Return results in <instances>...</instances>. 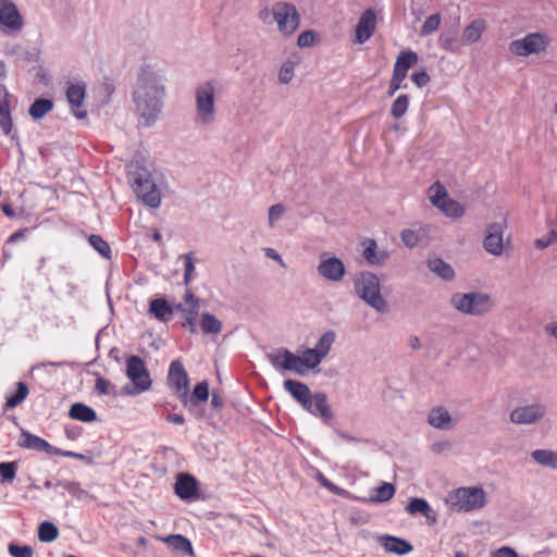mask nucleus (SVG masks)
Instances as JSON below:
<instances>
[{"label": "nucleus", "mask_w": 557, "mask_h": 557, "mask_svg": "<svg viewBox=\"0 0 557 557\" xmlns=\"http://www.w3.org/2000/svg\"><path fill=\"white\" fill-rule=\"evenodd\" d=\"M69 417L86 423L97 420L96 411L84 403H74L69 410Z\"/></svg>", "instance_id": "nucleus-27"}, {"label": "nucleus", "mask_w": 557, "mask_h": 557, "mask_svg": "<svg viewBox=\"0 0 557 557\" xmlns=\"http://www.w3.org/2000/svg\"><path fill=\"white\" fill-rule=\"evenodd\" d=\"M53 108V102L49 99H37L34 101V103L29 108V115L35 119L39 120L44 115H46L48 112H50Z\"/></svg>", "instance_id": "nucleus-39"}, {"label": "nucleus", "mask_w": 557, "mask_h": 557, "mask_svg": "<svg viewBox=\"0 0 557 557\" xmlns=\"http://www.w3.org/2000/svg\"><path fill=\"white\" fill-rule=\"evenodd\" d=\"M8 549L12 557H33L34 554L33 548L28 545L10 544Z\"/></svg>", "instance_id": "nucleus-54"}, {"label": "nucleus", "mask_w": 557, "mask_h": 557, "mask_svg": "<svg viewBox=\"0 0 557 557\" xmlns=\"http://www.w3.org/2000/svg\"><path fill=\"white\" fill-rule=\"evenodd\" d=\"M149 310L160 321H168L173 313L171 307L163 298L151 300Z\"/></svg>", "instance_id": "nucleus-33"}, {"label": "nucleus", "mask_w": 557, "mask_h": 557, "mask_svg": "<svg viewBox=\"0 0 557 557\" xmlns=\"http://www.w3.org/2000/svg\"><path fill=\"white\" fill-rule=\"evenodd\" d=\"M441 23V15L438 13L430 15L422 25V35H428L435 32Z\"/></svg>", "instance_id": "nucleus-53"}, {"label": "nucleus", "mask_w": 557, "mask_h": 557, "mask_svg": "<svg viewBox=\"0 0 557 557\" xmlns=\"http://www.w3.org/2000/svg\"><path fill=\"white\" fill-rule=\"evenodd\" d=\"M547 37H522L510 44V51L519 57H528L533 53H540L548 46Z\"/></svg>", "instance_id": "nucleus-13"}, {"label": "nucleus", "mask_w": 557, "mask_h": 557, "mask_svg": "<svg viewBox=\"0 0 557 557\" xmlns=\"http://www.w3.org/2000/svg\"><path fill=\"white\" fill-rule=\"evenodd\" d=\"M486 29V23L482 18L474 20L465 29V35H482Z\"/></svg>", "instance_id": "nucleus-56"}, {"label": "nucleus", "mask_w": 557, "mask_h": 557, "mask_svg": "<svg viewBox=\"0 0 557 557\" xmlns=\"http://www.w3.org/2000/svg\"><path fill=\"white\" fill-rule=\"evenodd\" d=\"M426 420L436 430H451L456 424V421L444 406L430 409Z\"/></svg>", "instance_id": "nucleus-19"}, {"label": "nucleus", "mask_w": 557, "mask_h": 557, "mask_svg": "<svg viewBox=\"0 0 557 557\" xmlns=\"http://www.w3.org/2000/svg\"><path fill=\"white\" fill-rule=\"evenodd\" d=\"M168 383L171 388L181 394V399L186 405L189 379L183 363L180 360H174L171 362L168 374Z\"/></svg>", "instance_id": "nucleus-12"}, {"label": "nucleus", "mask_w": 557, "mask_h": 557, "mask_svg": "<svg viewBox=\"0 0 557 557\" xmlns=\"http://www.w3.org/2000/svg\"><path fill=\"white\" fill-rule=\"evenodd\" d=\"M17 466L15 462H1L0 476L2 482H12L16 475Z\"/></svg>", "instance_id": "nucleus-51"}, {"label": "nucleus", "mask_w": 557, "mask_h": 557, "mask_svg": "<svg viewBox=\"0 0 557 557\" xmlns=\"http://www.w3.org/2000/svg\"><path fill=\"white\" fill-rule=\"evenodd\" d=\"M17 445L22 448L35 450V451H45L50 456H57L58 447L52 446L46 440L26 431H21V438Z\"/></svg>", "instance_id": "nucleus-16"}, {"label": "nucleus", "mask_w": 557, "mask_h": 557, "mask_svg": "<svg viewBox=\"0 0 557 557\" xmlns=\"http://www.w3.org/2000/svg\"><path fill=\"white\" fill-rule=\"evenodd\" d=\"M159 540L164 542L172 549H174L183 555H188V556L194 555V549H193L191 543L184 535L172 534V535H168L165 537H159Z\"/></svg>", "instance_id": "nucleus-26"}, {"label": "nucleus", "mask_w": 557, "mask_h": 557, "mask_svg": "<svg viewBox=\"0 0 557 557\" xmlns=\"http://www.w3.org/2000/svg\"><path fill=\"white\" fill-rule=\"evenodd\" d=\"M264 253L268 258L276 261L281 267L285 268L286 264L284 260L282 259L281 255L273 248H265Z\"/></svg>", "instance_id": "nucleus-62"}, {"label": "nucleus", "mask_w": 557, "mask_h": 557, "mask_svg": "<svg viewBox=\"0 0 557 557\" xmlns=\"http://www.w3.org/2000/svg\"><path fill=\"white\" fill-rule=\"evenodd\" d=\"M209 397V384L207 381L199 382L194 391L191 396L187 401H190L191 405L196 406L199 401H206Z\"/></svg>", "instance_id": "nucleus-46"}, {"label": "nucleus", "mask_w": 557, "mask_h": 557, "mask_svg": "<svg viewBox=\"0 0 557 557\" xmlns=\"http://www.w3.org/2000/svg\"><path fill=\"white\" fill-rule=\"evenodd\" d=\"M411 79L419 88L424 87L430 83V76L425 71L412 73Z\"/></svg>", "instance_id": "nucleus-59"}, {"label": "nucleus", "mask_w": 557, "mask_h": 557, "mask_svg": "<svg viewBox=\"0 0 557 557\" xmlns=\"http://www.w3.org/2000/svg\"><path fill=\"white\" fill-rule=\"evenodd\" d=\"M197 481L194 476L185 473L177 475L175 493L181 499H189L197 493Z\"/></svg>", "instance_id": "nucleus-23"}, {"label": "nucleus", "mask_w": 557, "mask_h": 557, "mask_svg": "<svg viewBox=\"0 0 557 557\" xmlns=\"http://www.w3.org/2000/svg\"><path fill=\"white\" fill-rule=\"evenodd\" d=\"M184 260V284L188 285L193 280L195 265L193 253H185L181 257Z\"/></svg>", "instance_id": "nucleus-52"}, {"label": "nucleus", "mask_w": 557, "mask_h": 557, "mask_svg": "<svg viewBox=\"0 0 557 557\" xmlns=\"http://www.w3.org/2000/svg\"><path fill=\"white\" fill-rule=\"evenodd\" d=\"M11 96L5 88L0 89V127L4 134H10L13 122L10 111Z\"/></svg>", "instance_id": "nucleus-24"}, {"label": "nucleus", "mask_w": 557, "mask_h": 557, "mask_svg": "<svg viewBox=\"0 0 557 557\" xmlns=\"http://www.w3.org/2000/svg\"><path fill=\"white\" fill-rule=\"evenodd\" d=\"M297 45L300 48L315 46L320 42V37H297Z\"/></svg>", "instance_id": "nucleus-60"}, {"label": "nucleus", "mask_w": 557, "mask_h": 557, "mask_svg": "<svg viewBox=\"0 0 557 557\" xmlns=\"http://www.w3.org/2000/svg\"><path fill=\"white\" fill-rule=\"evenodd\" d=\"M446 216L460 218L465 214V208L458 201L447 198L438 208Z\"/></svg>", "instance_id": "nucleus-42"}, {"label": "nucleus", "mask_w": 557, "mask_h": 557, "mask_svg": "<svg viewBox=\"0 0 557 557\" xmlns=\"http://www.w3.org/2000/svg\"><path fill=\"white\" fill-rule=\"evenodd\" d=\"M200 327L206 334H219L222 331V322L211 313H203L200 320Z\"/></svg>", "instance_id": "nucleus-36"}, {"label": "nucleus", "mask_w": 557, "mask_h": 557, "mask_svg": "<svg viewBox=\"0 0 557 557\" xmlns=\"http://www.w3.org/2000/svg\"><path fill=\"white\" fill-rule=\"evenodd\" d=\"M196 115L195 122L200 126H211L216 119L215 86L207 81L195 89Z\"/></svg>", "instance_id": "nucleus-3"}, {"label": "nucleus", "mask_w": 557, "mask_h": 557, "mask_svg": "<svg viewBox=\"0 0 557 557\" xmlns=\"http://www.w3.org/2000/svg\"><path fill=\"white\" fill-rule=\"evenodd\" d=\"M272 14L278 30L284 35H292L298 28L299 14L294 4L285 2L275 3L272 8Z\"/></svg>", "instance_id": "nucleus-8"}, {"label": "nucleus", "mask_w": 557, "mask_h": 557, "mask_svg": "<svg viewBox=\"0 0 557 557\" xmlns=\"http://www.w3.org/2000/svg\"><path fill=\"white\" fill-rule=\"evenodd\" d=\"M305 410L314 417L323 419L325 422L331 421L334 417L327 401V396L323 392L314 393L311 397L309 409Z\"/></svg>", "instance_id": "nucleus-20"}, {"label": "nucleus", "mask_w": 557, "mask_h": 557, "mask_svg": "<svg viewBox=\"0 0 557 557\" xmlns=\"http://www.w3.org/2000/svg\"><path fill=\"white\" fill-rule=\"evenodd\" d=\"M418 62V54L411 50L401 51L394 64V71L407 76L408 70Z\"/></svg>", "instance_id": "nucleus-31"}, {"label": "nucleus", "mask_w": 557, "mask_h": 557, "mask_svg": "<svg viewBox=\"0 0 557 557\" xmlns=\"http://www.w3.org/2000/svg\"><path fill=\"white\" fill-rule=\"evenodd\" d=\"M112 388H113V385L111 384L110 381H108L103 377H98L96 380L95 389L97 391L98 394L109 395V394H111Z\"/></svg>", "instance_id": "nucleus-57"}, {"label": "nucleus", "mask_w": 557, "mask_h": 557, "mask_svg": "<svg viewBox=\"0 0 557 557\" xmlns=\"http://www.w3.org/2000/svg\"><path fill=\"white\" fill-rule=\"evenodd\" d=\"M286 209L283 205L277 203L273 205L269 209V225L270 227H273L275 222L283 218L285 214Z\"/></svg>", "instance_id": "nucleus-55"}, {"label": "nucleus", "mask_w": 557, "mask_h": 557, "mask_svg": "<svg viewBox=\"0 0 557 557\" xmlns=\"http://www.w3.org/2000/svg\"><path fill=\"white\" fill-rule=\"evenodd\" d=\"M336 339V334L334 331H326L319 338L318 343L313 347L317 352L324 359L330 352L334 342Z\"/></svg>", "instance_id": "nucleus-37"}, {"label": "nucleus", "mask_w": 557, "mask_h": 557, "mask_svg": "<svg viewBox=\"0 0 557 557\" xmlns=\"http://www.w3.org/2000/svg\"><path fill=\"white\" fill-rule=\"evenodd\" d=\"M406 77L407 76L403 75V73L400 74L393 70L392 78L389 81V85H388V89H387V95L389 97L394 96L397 90L407 87V85H404V81L406 79Z\"/></svg>", "instance_id": "nucleus-50"}, {"label": "nucleus", "mask_w": 557, "mask_h": 557, "mask_svg": "<svg viewBox=\"0 0 557 557\" xmlns=\"http://www.w3.org/2000/svg\"><path fill=\"white\" fill-rule=\"evenodd\" d=\"M428 268L431 272L445 281H451L455 277V271L451 265L440 258L430 259Z\"/></svg>", "instance_id": "nucleus-30"}, {"label": "nucleus", "mask_w": 557, "mask_h": 557, "mask_svg": "<svg viewBox=\"0 0 557 557\" xmlns=\"http://www.w3.org/2000/svg\"><path fill=\"white\" fill-rule=\"evenodd\" d=\"M395 494V487L391 483H382L380 486L375 487L371 495V500L374 503H385L393 498Z\"/></svg>", "instance_id": "nucleus-38"}, {"label": "nucleus", "mask_w": 557, "mask_h": 557, "mask_svg": "<svg viewBox=\"0 0 557 557\" xmlns=\"http://www.w3.org/2000/svg\"><path fill=\"white\" fill-rule=\"evenodd\" d=\"M58 535H59V530L53 523H51L49 521H45V522L40 523V525L38 528L39 541L49 543V542L54 541L58 537Z\"/></svg>", "instance_id": "nucleus-44"}, {"label": "nucleus", "mask_w": 557, "mask_h": 557, "mask_svg": "<svg viewBox=\"0 0 557 557\" xmlns=\"http://www.w3.org/2000/svg\"><path fill=\"white\" fill-rule=\"evenodd\" d=\"M163 72L154 65L141 67L133 94L139 122L149 127L160 117L165 96Z\"/></svg>", "instance_id": "nucleus-1"}, {"label": "nucleus", "mask_w": 557, "mask_h": 557, "mask_svg": "<svg viewBox=\"0 0 557 557\" xmlns=\"http://www.w3.org/2000/svg\"><path fill=\"white\" fill-rule=\"evenodd\" d=\"M446 503L454 510L469 512L486 505V493L478 486L459 487L449 493Z\"/></svg>", "instance_id": "nucleus-4"}, {"label": "nucleus", "mask_w": 557, "mask_h": 557, "mask_svg": "<svg viewBox=\"0 0 557 557\" xmlns=\"http://www.w3.org/2000/svg\"><path fill=\"white\" fill-rule=\"evenodd\" d=\"M409 107V98L407 95H399L393 102L391 107V115L394 119H400L403 117Z\"/></svg>", "instance_id": "nucleus-45"}, {"label": "nucleus", "mask_w": 557, "mask_h": 557, "mask_svg": "<svg viewBox=\"0 0 557 557\" xmlns=\"http://www.w3.org/2000/svg\"><path fill=\"white\" fill-rule=\"evenodd\" d=\"M546 412L547 408L545 405L534 403L515 408L509 414V420L511 423L519 425L534 424L541 421Z\"/></svg>", "instance_id": "nucleus-9"}, {"label": "nucleus", "mask_w": 557, "mask_h": 557, "mask_svg": "<svg viewBox=\"0 0 557 557\" xmlns=\"http://www.w3.org/2000/svg\"><path fill=\"white\" fill-rule=\"evenodd\" d=\"M185 308H190L191 306H199V300L195 297L193 292L190 289H187L185 293Z\"/></svg>", "instance_id": "nucleus-64"}, {"label": "nucleus", "mask_w": 557, "mask_h": 557, "mask_svg": "<svg viewBox=\"0 0 557 557\" xmlns=\"http://www.w3.org/2000/svg\"><path fill=\"white\" fill-rule=\"evenodd\" d=\"M424 235H425V231L422 227L419 228L418 231L411 230V228H406V230L401 231L400 238H401V242L408 248H413L420 243V240L424 237Z\"/></svg>", "instance_id": "nucleus-41"}, {"label": "nucleus", "mask_w": 557, "mask_h": 557, "mask_svg": "<svg viewBox=\"0 0 557 557\" xmlns=\"http://www.w3.org/2000/svg\"><path fill=\"white\" fill-rule=\"evenodd\" d=\"M288 368H293V372L298 375H305L309 370L315 369L323 358L315 351L314 348H308L300 356L288 355Z\"/></svg>", "instance_id": "nucleus-11"}, {"label": "nucleus", "mask_w": 557, "mask_h": 557, "mask_svg": "<svg viewBox=\"0 0 557 557\" xmlns=\"http://www.w3.org/2000/svg\"><path fill=\"white\" fill-rule=\"evenodd\" d=\"M66 98L72 107L74 115L79 120L85 119L87 113L85 110L81 109L85 99V86L82 84L70 85L66 90Z\"/></svg>", "instance_id": "nucleus-21"}, {"label": "nucleus", "mask_w": 557, "mask_h": 557, "mask_svg": "<svg viewBox=\"0 0 557 557\" xmlns=\"http://www.w3.org/2000/svg\"><path fill=\"white\" fill-rule=\"evenodd\" d=\"M64 432H65V436L69 440H76L82 434V428L76 426V425H74V426H66Z\"/></svg>", "instance_id": "nucleus-63"}, {"label": "nucleus", "mask_w": 557, "mask_h": 557, "mask_svg": "<svg viewBox=\"0 0 557 557\" xmlns=\"http://www.w3.org/2000/svg\"><path fill=\"white\" fill-rule=\"evenodd\" d=\"M126 376L134 385L133 388L125 387L129 395L143 393L151 386L149 372L145 362L138 356H131L126 359Z\"/></svg>", "instance_id": "nucleus-7"}, {"label": "nucleus", "mask_w": 557, "mask_h": 557, "mask_svg": "<svg viewBox=\"0 0 557 557\" xmlns=\"http://www.w3.org/2000/svg\"><path fill=\"white\" fill-rule=\"evenodd\" d=\"M29 393L28 386L23 383H16V391L13 395L7 397L5 406L7 408H14L21 405L27 397Z\"/></svg>", "instance_id": "nucleus-40"}, {"label": "nucleus", "mask_w": 557, "mask_h": 557, "mask_svg": "<svg viewBox=\"0 0 557 557\" xmlns=\"http://www.w3.org/2000/svg\"><path fill=\"white\" fill-rule=\"evenodd\" d=\"M0 24L12 32H18L23 27L16 5L9 0H0Z\"/></svg>", "instance_id": "nucleus-14"}, {"label": "nucleus", "mask_w": 557, "mask_h": 557, "mask_svg": "<svg viewBox=\"0 0 557 557\" xmlns=\"http://www.w3.org/2000/svg\"><path fill=\"white\" fill-rule=\"evenodd\" d=\"M531 459L539 466L557 469V451L553 449H535L530 454Z\"/></svg>", "instance_id": "nucleus-28"}, {"label": "nucleus", "mask_w": 557, "mask_h": 557, "mask_svg": "<svg viewBox=\"0 0 557 557\" xmlns=\"http://www.w3.org/2000/svg\"><path fill=\"white\" fill-rule=\"evenodd\" d=\"M317 271L322 278L332 283H338L345 277L346 267L339 258L324 253L321 256Z\"/></svg>", "instance_id": "nucleus-10"}, {"label": "nucleus", "mask_w": 557, "mask_h": 557, "mask_svg": "<svg viewBox=\"0 0 557 557\" xmlns=\"http://www.w3.org/2000/svg\"><path fill=\"white\" fill-rule=\"evenodd\" d=\"M451 306L461 313L482 315L492 307L491 298L482 293H457L451 296Z\"/></svg>", "instance_id": "nucleus-6"}, {"label": "nucleus", "mask_w": 557, "mask_h": 557, "mask_svg": "<svg viewBox=\"0 0 557 557\" xmlns=\"http://www.w3.org/2000/svg\"><path fill=\"white\" fill-rule=\"evenodd\" d=\"M298 63L299 59L297 58L296 60H287L281 65L277 75L281 84L286 85L292 82L295 74V67Z\"/></svg>", "instance_id": "nucleus-43"}, {"label": "nucleus", "mask_w": 557, "mask_h": 557, "mask_svg": "<svg viewBox=\"0 0 557 557\" xmlns=\"http://www.w3.org/2000/svg\"><path fill=\"white\" fill-rule=\"evenodd\" d=\"M472 42V37H440L437 45L449 52H460L465 46Z\"/></svg>", "instance_id": "nucleus-29"}, {"label": "nucleus", "mask_w": 557, "mask_h": 557, "mask_svg": "<svg viewBox=\"0 0 557 557\" xmlns=\"http://www.w3.org/2000/svg\"><path fill=\"white\" fill-rule=\"evenodd\" d=\"M283 385L284 389L289 393L304 409H309L313 394L305 383L289 379L284 381Z\"/></svg>", "instance_id": "nucleus-18"}, {"label": "nucleus", "mask_w": 557, "mask_h": 557, "mask_svg": "<svg viewBox=\"0 0 557 557\" xmlns=\"http://www.w3.org/2000/svg\"><path fill=\"white\" fill-rule=\"evenodd\" d=\"M377 542L386 552L396 555H406L413 549L408 541L393 535H380L377 536Z\"/></svg>", "instance_id": "nucleus-22"}, {"label": "nucleus", "mask_w": 557, "mask_h": 557, "mask_svg": "<svg viewBox=\"0 0 557 557\" xmlns=\"http://www.w3.org/2000/svg\"><path fill=\"white\" fill-rule=\"evenodd\" d=\"M410 515H422L426 520L434 524L436 522V513L430 507L429 503L423 498H412L406 507Z\"/></svg>", "instance_id": "nucleus-25"}, {"label": "nucleus", "mask_w": 557, "mask_h": 557, "mask_svg": "<svg viewBox=\"0 0 557 557\" xmlns=\"http://www.w3.org/2000/svg\"><path fill=\"white\" fill-rule=\"evenodd\" d=\"M57 456L74 458V459H77V460L85 461L88 465L92 463V459L90 457H88V456H86L84 454L74 453V451H71V450H63V449L58 448Z\"/></svg>", "instance_id": "nucleus-58"}, {"label": "nucleus", "mask_w": 557, "mask_h": 557, "mask_svg": "<svg viewBox=\"0 0 557 557\" xmlns=\"http://www.w3.org/2000/svg\"><path fill=\"white\" fill-rule=\"evenodd\" d=\"M376 16L372 10L362 13L357 26L355 35H372L375 30Z\"/></svg>", "instance_id": "nucleus-32"}, {"label": "nucleus", "mask_w": 557, "mask_h": 557, "mask_svg": "<svg viewBox=\"0 0 557 557\" xmlns=\"http://www.w3.org/2000/svg\"><path fill=\"white\" fill-rule=\"evenodd\" d=\"M288 355H294L292 351L285 348H281L276 350L275 352H272L268 356L269 361L276 370H285V371H292L293 368H288Z\"/></svg>", "instance_id": "nucleus-35"}, {"label": "nucleus", "mask_w": 557, "mask_h": 557, "mask_svg": "<svg viewBox=\"0 0 557 557\" xmlns=\"http://www.w3.org/2000/svg\"><path fill=\"white\" fill-rule=\"evenodd\" d=\"M493 557H519V556L513 548H511L509 546H503L494 553Z\"/></svg>", "instance_id": "nucleus-61"}, {"label": "nucleus", "mask_w": 557, "mask_h": 557, "mask_svg": "<svg viewBox=\"0 0 557 557\" xmlns=\"http://www.w3.org/2000/svg\"><path fill=\"white\" fill-rule=\"evenodd\" d=\"M90 246L99 252L100 256L110 259L111 248L109 244L99 235H90L88 238Z\"/></svg>", "instance_id": "nucleus-47"}, {"label": "nucleus", "mask_w": 557, "mask_h": 557, "mask_svg": "<svg viewBox=\"0 0 557 557\" xmlns=\"http://www.w3.org/2000/svg\"><path fill=\"white\" fill-rule=\"evenodd\" d=\"M484 249L493 255L500 256L504 250V225L492 223L486 228V235L483 242Z\"/></svg>", "instance_id": "nucleus-15"}, {"label": "nucleus", "mask_w": 557, "mask_h": 557, "mask_svg": "<svg viewBox=\"0 0 557 557\" xmlns=\"http://www.w3.org/2000/svg\"><path fill=\"white\" fill-rule=\"evenodd\" d=\"M184 315L182 325L188 329L191 333L196 332V319L199 311V306H191L190 308L181 309Z\"/></svg>", "instance_id": "nucleus-48"}, {"label": "nucleus", "mask_w": 557, "mask_h": 557, "mask_svg": "<svg viewBox=\"0 0 557 557\" xmlns=\"http://www.w3.org/2000/svg\"><path fill=\"white\" fill-rule=\"evenodd\" d=\"M428 197L431 203L437 209L449 198L446 188L440 182H435L428 188Z\"/></svg>", "instance_id": "nucleus-34"}, {"label": "nucleus", "mask_w": 557, "mask_h": 557, "mask_svg": "<svg viewBox=\"0 0 557 557\" xmlns=\"http://www.w3.org/2000/svg\"><path fill=\"white\" fill-rule=\"evenodd\" d=\"M357 295L377 312H387V301L381 294L379 277L371 272L359 273L354 281Z\"/></svg>", "instance_id": "nucleus-2"}, {"label": "nucleus", "mask_w": 557, "mask_h": 557, "mask_svg": "<svg viewBox=\"0 0 557 557\" xmlns=\"http://www.w3.org/2000/svg\"><path fill=\"white\" fill-rule=\"evenodd\" d=\"M363 247L362 256L370 265H384L389 259V252L385 249H379L377 244L372 238H366L361 243Z\"/></svg>", "instance_id": "nucleus-17"}, {"label": "nucleus", "mask_w": 557, "mask_h": 557, "mask_svg": "<svg viewBox=\"0 0 557 557\" xmlns=\"http://www.w3.org/2000/svg\"><path fill=\"white\" fill-rule=\"evenodd\" d=\"M132 187L138 199L150 208H159L161 205V194L152 178V175L146 170H138L131 173Z\"/></svg>", "instance_id": "nucleus-5"}, {"label": "nucleus", "mask_w": 557, "mask_h": 557, "mask_svg": "<svg viewBox=\"0 0 557 557\" xmlns=\"http://www.w3.org/2000/svg\"><path fill=\"white\" fill-rule=\"evenodd\" d=\"M54 486L62 487L64 491L76 498H82L84 495H86V492L82 488L81 484L75 481L60 480L54 484Z\"/></svg>", "instance_id": "nucleus-49"}]
</instances>
